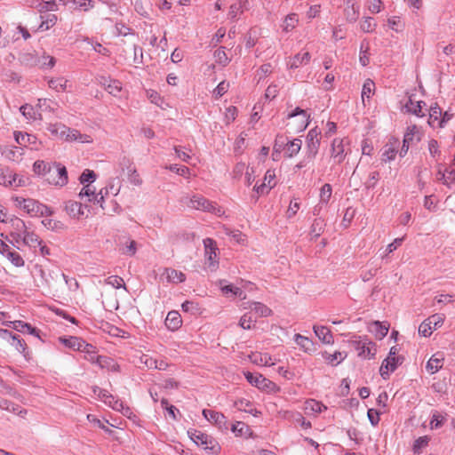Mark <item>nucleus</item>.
I'll return each instance as SVG.
<instances>
[{"mask_svg":"<svg viewBox=\"0 0 455 455\" xmlns=\"http://www.w3.org/2000/svg\"><path fill=\"white\" fill-rule=\"evenodd\" d=\"M20 244H24L31 248H37V246H41V239L35 232L29 231L27 228L26 232L21 235Z\"/></svg>","mask_w":455,"mask_h":455,"instance_id":"23","label":"nucleus"},{"mask_svg":"<svg viewBox=\"0 0 455 455\" xmlns=\"http://www.w3.org/2000/svg\"><path fill=\"white\" fill-rule=\"evenodd\" d=\"M117 165L121 173L124 175H128L130 172L134 173V170L136 169L132 158L128 156L120 157Z\"/></svg>","mask_w":455,"mask_h":455,"instance_id":"26","label":"nucleus"},{"mask_svg":"<svg viewBox=\"0 0 455 455\" xmlns=\"http://www.w3.org/2000/svg\"><path fill=\"white\" fill-rule=\"evenodd\" d=\"M201 211L210 212L216 216H222L225 213V211L219 206L215 202H212L208 199L201 198Z\"/></svg>","mask_w":455,"mask_h":455,"instance_id":"24","label":"nucleus"},{"mask_svg":"<svg viewBox=\"0 0 455 455\" xmlns=\"http://www.w3.org/2000/svg\"><path fill=\"white\" fill-rule=\"evenodd\" d=\"M21 114L28 119V120H42L43 116L42 113L36 108V107H32L31 105L25 104L20 107V108Z\"/></svg>","mask_w":455,"mask_h":455,"instance_id":"34","label":"nucleus"},{"mask_svg":"<svg viewBox=\"0 0 455 455\" xmlns=\"http://www.w3.org/2000/svg\"><path fill=\"white\" fill-rule=\"evenodd\" d=\"M47 130L54 139L61 140H76L78 137V132L76 130H71L60 123L49 124Z\"/></svg>","mask_w":455,"mask_h":455,"instance_id":"6","label":"nucleus"},{"mask_svg":"<svg viewBox=\"0 0 455 455\" xmlns=\"http://www.w3.org/2000/svg\"><path fill=\"white\" fill-rule=\"evenodd\" d=\"M182 323L181 316L177 311H171L165 318V325L171 331L178 330Z\"/></svg>","mask_w":455,"mask_h":455,"instance_id":"31","label":"nucleus"},{"mask_svg":"<svg viewBox=\"0 0 455 455\" xmlns=\"http://www.w3.org/2000/svg\"><path fill=\"white\" fill-rule=\"evenodd\" d=\"M352 344L358 351V355L363 358H371L376 354V345L368 339L363 340H352Z\"/></svg>","mask_w":455,"mask_h":455,"instance_id":"12","label":"nucleus"},{"mask_svg":"<svg viewBox=\"0 0 455 455\" xmlns=\"http://www.w3.org/2000/svg\"><path fill=\"white\" fill-rule=\"evenodd\" d=\"M25 180L13 173L9 169H0V185L4 187L19 188L24 186Z\"/></svg>","mask_w":455,"mask_h":455,"instance_id":"11","label":"nucleus"},{"mask_svg":"<svg viewBox=\"0 0 455 455\" xmlns=\"http://www.w3.org/2000/svg\"><path fill=\"white\" fill-rule=\"evenodd\" d=\"M295 116H299V127L300 129H305L308 124L309 115H307V111L301 109L300 108H296L291 113L288 114V118H292Z\"/></svg>","mask_w":455,"mask_h":455,"instance_id":"37","label":"nucleus"},{"mask_svg":"<svg viewBox=\"0 0 455 455\" xmlns=\"http://www.w3.org/2000/svg\"><path fill=\"white\" fill-rule=\"evenodd\" d=\"M14 139L20 146V148L31 146L32 149L38 150V146L41 144L40 142H37V140L34 135L22 133L21 132H15Z\"/></svg>","mask_w":455,"mask_h":455,"instance_id":"15","label":"nucleus"},{"mask_svg":"<svg viewBox=\"0 0 455 455\" xmlns=\"http://www.w3.org/2000/svg\"><path fill=\"white\" fill-rule=\"evenodd\" d=\"M60 342L64 344L66 347L78 350L81 348L82 339L77 337L70 336L68 338L60 337L59 338Z\"/></svg>","mask_w":455,"mask_h":455,"instance_id":"47","label":"nucleus"},{"mask_svg":"<svg viewBox=\"0 0 455 455\" xmlns=\"http://www.w3.org/2000/svg\"><path fill=\"white\" fill-rule=\"evenodd\" d=\"M294 340L305 352L315 351V346L311 339L300 334H295Z\"/></svg>","mask_w":455,"mask_h":455,"instance_id":"39","label":"nucleus"},{"mask_svg":"<svg viewBox=\"0 0 455 455\" xmlns=\"http://www.w3.org/2000/svg\"><path fill=\"white\" fill-rule=\"evenodd\" d=\"M344 140L342 139L336 138L331 143V156L334 159L337 164H340L346 157Z\"/></svg>","mask_w":455,"mask_h":455,"instance_id":"16","label":"nucleus"},{"mask_svg":"<svg viewBox=\"0 0 455 455\" xmlns=\"http://www.w3.org/2000/svg\"><path fill=\"white\" fill-rule=\"evenodd\" d=\"M140 363L144 365V367L148 369H158L160 371H164L167 369L168 363L164 360H157L149 356L148 355H142L140 357Z\"/></svg>","mask_w":455,"mask_h":455,"instance_id":"17","label":"nucleus"},{"mask_svg":"<svg viewBox=\"0 0 455 455\" xmlns=\"http://www.w3.org/2000/svg\"><path fill=\"white\" fill-rule=\"evenodd\" d=\"M12 328L20 332H28L31 335L36 336L39 338V330L32 327L29 323H24L22 321H13L12 322Z\"/></svg>","mask_w":455,"mask_h":455,"instance_id":"36","label":"nucleus"},{"mask_svg":"<svg viewBox=\"0 0 455 455\" xmlns=\"http://www.w3.org/2000/svg\"><path fill=\"white\" fill-rule=\"evenodd\" d=\"M374 330L372 331L375 334V337L379 339H382L384 337L387 336L388 332V325H384L380 322L376 321L373 323Z\"/></svg>","mask_w":455,"mask_h":455,"instance_id":"52","label":"nucleus"},{"mask_svg":"<svg viewBox=\"0 0 455 455\" xmlns=\"http://www.w3.org/2000/svg\"><path fill=\"white\" fill-rule=\"evenodd\" d=\"M323 357L329 363L334 364L336 361H337L336 363H339L341 361H343L346 357V354H344L342 352H339V351H337L333 354L325 353V354H323Z\"/></svg>","mask_w":455,"mask_h":455,"instance_id":"54","label":"nucleus"},{"mask_svg":"<svg viewBox=\"0 0 455 455\" xmlns=\"http://www.w3.org/2000/svg\"><path fill=\"white\" fill-rule=\"evenodd\" d=\"M48 85L51 89L58 92H66L68 88V81L64 77L51 78L48 81Z\"/></svg>","mask_w":455,"mask_h":455,"instance_id":"35","label":"nucleus"},{"mask_svg":"<svg viewBox=\"0 0 455 455\" xmlns=\"http://www.w3.org/2000/svg\"><path fill=\"white\" fill-rule=\"evenodd\" d=\"M302 146V141L299 139H294L291 141H288L285 148V154L287 157H293L296 156Z\"/></svg>","mask_w":455,"mask_h":455,"instance_id":"41","label":"nucleus"},{"mask_svg":"<svg viewBox=\"0 0 455 455\" xmlns=\"http://www.w3.org/2000/svg\"><path fill=\"white\" fill-rule=\"evenodd\" d=\"M0 337L10 341L11 345L20 353H24L27 349L26 342L18 335H13L7 330L0 329Z\"/></svg>","mask_w":455,"mask_h":455,"instance_id":"14","label":"nucleus"},{"mask_svg":"<svg viewBox=\"0 0 455 455\" xmlns=\"http://www.w3.org/2000/svg\"><path fill=\"white\" fill-rule=\"evenodd\" d=\"M72 7L80 11H89L94 8V2L92 0H70Z\"/></svg>","mask_w":455,"mask_h":455,"instance_id":"49","label":"nucleus"},{"mask_svg":"<svg viewBox=\"0 0 455 455\" xmlns=\"http://www.w3.org/2000/svg\"><path fill=\"white\" fill-rule=\"evenodd\" d=\"M250 308L258 314L260 317H267L272 314V310L260 302H251Z\"/></svg>","mask_w":455,"mask_h":455,"instance_id":"44","label":"nucleus"},{"mask_svg":"<svg viewBox=\"0 0 455 455\" xmlns=\"http://www.w3.org/2000/svg\"><path fill=\"white\" fill-rule=\"evenodd\" d=\"M96 179V174L93 171L85 170L80 176V182L84 184H92Z\"/></svg>","mask_w":455,"mask_h":455,"instance_id":"59","label":"nucleus"},{"mask_svg":"<svg viewBox=\"0 0 455 455\" xmlns=\"http://www.w3.org/2000/svg\"><path fill=\"white\" fill-rule=\"evenodd\" d=\"M332 193L331 186L328 183L324 184L320 189V201L323 204H328Z\"/></svg>","mask_w":455,"mask_h":455,"instance_id":"53","label":"nucleus"},{"mask_svg":"<svg viewBox=\"0 0 455 455\" xmlns=\"http://www.w3.org/2000/svg\"><path fill=\"white\" fill-rule=\"evenodd\" d=\"M400 145L399 140L392 138L384 147L382 153L383 160L391 161L394 160L397 152V148Z\"/></svg>","mask_w":455,"mask_h":455,"instance_id":"21","label":"nucleus"},{"mask_svg":"<svg viewBox=\"0 0 455 455\" xmlns=\"http://www.w3.org/2000/svg\"><path fill=\"white\" fill-rule=\"evenodd\" d=\"M44 179L52 186L63 187L68 181L67 169L60 164L53 163Z\"/></svg>","mask_w":455,"mask_h":455,"instance_id":"4","label":"nucleus"},{"mask_svg":"<svg viewBox=\"0 0 455 455\" xmlns=\"http://www.w3.org/2000/svg\"><path fill=\"white\" fill-rule=\"evenodd\" d=\"M223 281H220V291L227 297H239L241 299H246V293L240 288L234 286L233 284L222 285Z\"/></svg>","mask_w":455,"mask_h":455,"instance_id":"29","label":"nucleus"},{"mask_svg":"<svg viewBox=\"0 0 455 455\" xmlns=\"http://www.w3.org/2000/svg\"><path fill=\"white\" fill-rule=\"evenodd\" d=\"M52 105L57 106L56 103H54L49 100L39 99L36 105V108H37V110L39 112H41L42 114H43V112H46V111L54 112V107Z\"/></svg>","mask_w":455,"mask_h":455,"instance_id":"51","label":"nucleus"},{"mask_svg":"<svg viewBox=\"0 0 455 455\" xmlns=\"http://www.w3.org/2000/svg\"><path fill=\"white\" fill-rule=\"evenodd\" d=\"M16 208L24 211L31 216L49 215L52 213L51 210L32 198H24L20 196L12 197Z\"/></svg>","mask_w":455,"mask_h":455,"instance_id":"1","label":"nucleus"},{"mask_svg":"<svg viewBox=\"0 0 455 455\" xmlns=\"http://www.w3.org/2000/svg\"><path fill=\"white\" fill-rule=\"evenodd\" d=\"M423 106H426V103L422 100L414 101L412 97L410 96L408 101L404 105V108L406 112L416 115L417 116H423L424 113L422 112Z\"/></svg>","mask_w":455,"mask_h":455,"instance_id":"25","label":"nucleus"},{"mask_svg":"<svg viewBox=\"0 0 455 455\" xmlns=\"http://www.w3.org/2000/svg\"><path fill=\"white\" fill-rule=\"evenodd\" d=\"M427 150L431 158L437 162L441 156V150L437 140L431 139L427 141Z\"/></svg>","mask_w":455,"mask_h":455,"instance_id":"46","label":"nucleus"},{"mask_svg":"<svg viewBox=\"0 0 455 455\" xmlns=\"http://www.w3.org/2000/svg\"><path fill=\"white\" fill-rule=\"evenodd\" d=\"M250 360L257 365L267 366L274 365L271 356L267 353L253 352L250 355Z\"/></svg>","mask_w":455,"mask_h":455,"instance_id":"28","label":"nucleus"},{"mask_svg":"<svg viewBox=\"0 0 455 455\" xmlns=\"http://www.w3.org/2000/svg\"><path fill=\"white\" fill-rule=\"evenodd\" d=\"M0 408L16 414H20L22 412L18 405H15L12 402L4 399L0 400Z\"/></svg>","mask_w":455,"mask_h":455,"instance_id":"55","label":"nucleus"},{"mask_svg":"<svg viewBox=\"0 0 455 455\" xmlns=\"http://www.w3.org/2000/svg\"><path fill=\"white\" fill-rule=\"evenodd\" d=\"M97 365L101 369L113 372H117L120 370L119 364L108 356L97 357Z\"/></svg>","mask_w":455,"mask_h":455,"instance_id":"27","label":"nucleus"},{"mask_svg":"<svg viewBox=\"0 0 455 455\" xmlns=\"http://www.w3.org/2000/svg\"><path fill=\"white\" fill-rule=\"evenodd\" d=\"M93 393L101 400L104 403L111 407L112 409L121 411L124 409L123 403L116 399L108 390L95 387Z\"/></svg>","mask_w":455,"mask_h":455,"instance_id":"13","label":"nucleus"},{"mask_svg":"<svg viewBox=\"0 0 455 455\" xmlns=\"http://www.w3.org/2000/svg\"><path fill=\"white\" fill-rule=\"evenodd\" d=\"M403 237L401 238H395L391 243H389L387 248L385 249L384 254L382 255V258L387 257L388 254L392 253L394 251H395L399 246H401Z\"/></svg>","mask_w":455,"mask_h":455,"instance_id":"60","label":"nucleus"},{"mask_svg":"<svg viewBox=\"0 0 455 455\" xmlns=\"http://www.w3.org/2000/svg\"><path fill=\"white\" fill-rule=\"evenodd\" d=\"M321 132L315 128L311 129L307 135V162L312 161L317 155L320 146Z\"/></svg>","mask_w":455,"mask_h":455,"instance_id":"9","label":"nucleus"},{"mask_svg":"<svg viewBox=\"0 0 455 455\" xmlns=\"http://www.w3.org/2000/svg\"><path fill=\"white\" fill-rule=\"evenodd\" d=\"M91 204H88L81 200L80 202L68 201L66 203L65 206L67 213L76 220L88 218L89 214L91 213Z\"/></svg>","mask_w":455,"mask_h":455,"instance_id":"7","label":"nucleus"},{"mask_svg":"<svg viewBox=\"0 0 455 455\" xmlns=\"http://www.w3.org/2000/svg\"><path fill=\"white\" fill-rule=\"evenodd\" d=\"M445 420V417L440 414L438 411L434 412L432 419L430 421L431 428H438L443 426Z\"/></svg>","mask_w":455,"mask_h":455,"instance_id":"61","label":"nucleus"},{"mask_svg":"<svg viewBox=\"0 0 455 455\" xmlns=\"http://www.w3.org/2000/svg\"><path fill=\"white\" fill-rule=\"evenodd\" d=\"M443 356L440 353L433 355L427 361L426 368L430 374L437 372L443 365Z\"/></svg>","mask_w":455,"mask_h":455,"instance_id":"22","label":"nucleus"},{"mask_svg":"<svg viewBox=\"0 0 455 455\" xmlns=\"http://www.w3.org/2000/svg\"><path fill=\"white\" fill-rule=\"evenodd\" d=\"M244 376L248 382L259 389H266L269 387L270 385H272V382L264 378L261 374H253L250 371H246L244 372Z\"/></svg>","mask_w":455,"mask_h":455,"instance_id":"19","label":"nucleus"},{"mask_svg":"<svg viewBox=\"0 0 455 455\" xmlns=\"http://www.w3.org/2000/svg\"><path fill=\"white\" fill-rule=\"evenodd\" d=\"M161 404L162 407L167 411L168 417L175 420L177 419L176 412H179L177 408L173 405H170L168 401L164 398L161 400Z\"/></svg>","mask_w":455,"mask_h":455,"instance_id":"58","label":"nucleus"},{"mask_svg":"<svg viewBox=\"0 0 455 455\" xmlns=\"http://www.w3.org/2000/svg\"><path fill=\"white\" fill-rule=\"evenodd\" d=\"M204 269L210 272H215L220 266V250L217 243L212 238L204 239Z\"/></svg>","mask_w":455,"mask_h":455,"instance_id":"2","label":"nucleus"},{"mask_svg":"<svg viewBox=\"0 0 455 455\" xmlns=\"http://www.w3.org/2000/svg\"><path fill=\"white\" fill-rule=\"evenodd\" d=\"M442 116V109L435 104L429 109L428 124L433 127H439V121Z\"/></svg>","mask_w":455,"mask_h":455,"instance_id":"42","label":"nucleus"},{"mask_svg":"<svg viewBox=\"0 0 455 455\" xmlns=\"http://www.w3.org/2000/svg\"><path fill=\"white\" fill-rule=\"evenodd\" d=\"M105 90L111 95L118 97L122 92V84L118 80L109 79L104 83Z\"/></svg>","mask_w":455,"mask_h":455,"instance_id":"38","label":"nucleus"},{"mask_svg":"<svg viewBox=\"0 0 455 455\" xmlns=\"http://www.w3.org/2000/svg\"><path fill=\"white\" fill-rule=\"evenodd\" d=\"M433 328L431 327V324L426 319L421 323V324L419 327V333L424 337H429L432 334Z\"/></svg>","mask_w":455,"mask_h":455,"instance_id":"64","label":"nucleus"},{"mask_svg":"<svg viewBox=\"0 0 455 455\" xmlns=\"http://www.w3.org/2000/svg\"><path fill=\"white\" fill-rule=\"evenodd\" d=\"M4 224L10 237L17 245H20L21 235L28 228L25 222L16 216H11Z\"/></svg>","mask_w":455,"mask_h":455,"instance_id":"5","label":"nucleus"},{"mask_svg":"<svg viewBox=\"0 0 455 455\" xmlns=\"http://www.w3.org/2000/svg\"><path fill=\"white\" fill-rule=\"evenodd\" d=\"M2 156L12 162H20L22 159L24 154L23 148L14 146H6L2 148Z\"/></svg>","mask_w":455,"mask_h":455,"instance_id":"18","label":"nucleus"},{"mask_svg":"<svg viewBox=\"0 0 455 455\" xmlns=\"http://www.w3.org/2000/svg\"><path fill=\"white\" fill-rule=\"evenodd\" d=\"M42 21L39 28H51L56 25L57 16L54 13H45L41 16Z\"/></svg>","mask_w":455,"mask_h":455,"instance_id":"48","label":"nucleus"},{"mask_svg":"<svg viewBox=\"0 0 455 455\" xmlns=\"http://www.w3.org/2000/svg\"><path fill=\"white\" fill-rule=\"evenodd\" d=\"M15 267H22L24 265V259L15 250L8 252L5 256Z\"/></svg>","mask_w":455,"mask_h":455,"instance_id":"57","label":"nucleus"},{"mask_svg":"<svg viewBox=\"0 0 455 455\" xmlns=\"http://www.w3.org/2000/svg\"><path fill=\"white\" fill-rule=\"evenodd\" d=\"M397 354V347H392L387 357L382 362L379 373L384 379H387L389 378V372H393L398 365L403 363L404 360L403 356L398 355Z\"/></svg>","mask_w":455,"mask_h":455,"instance_id":"3","label":"nucleus"},{"mask_svg":"<svg viewBox=\"0 0 455 455\" xmlns=\"http://www.w3.org/2000/svg\"><path fill=\"white\" fill-rule=\"evenodd\" d=\"M162 276H165L167 282L180 283L185 281V275L181 271L173 268H165Z\"/></svg>","mask_w":455,"mask_h":455,"instance_id":"33","label":"nucleus"},{"mask_svg":"<svg viewBox=\"0 0 455 455\" xmlns=\"http://www.w3.org/2000/svg\"><path fill=\"white\" fill-rule=\"evenodd\" d=\"M78 196L81 201L88 204H99L102 207L103 196L101 192L96 193V188L92 184H85Z\"/></svg>","mask_w":455,"mask_h":455,"instance_id":"10","label":"nucleus"},{"mask_svg":"<svg viewBox=\"0 0 455 455\" xmlns=\"http://www.w3.org/2000/svg\"><path fill=\"white\" fill-rule=\"evenodd\" d=\"M375 92V84L374 82L368 78L364 81L363 89H362V101L365 105V100H370V98Z\"/></svg>","mask_w":455,"mask_h":455,"instance_id":"40","label":"nucleus"},{"mask_svg":"<svg viewBox=\"0 0 455 455\" xmlns=\"http://www.w3.org/2000/svg\"><path fill=\"white\" fill-rule=\"evenodd\" d=\"M313 329L315 335L323 343H333V336L331 334V330L328 327L315 325Z\"/></svg>","mask_w":455,"mask_h":455,"instance_id":"30","label":"nucleus"},{"mask_svg":"<svg viewBox=\"0 0 455 455\" xmlns=\"http://www.w3.org/2000/svg\"><path fill=\"white\" fill-rule=\"evenodd\" d=\"M228 87H229V83L226 82V81H222L220 82L218 86L213 90V94L215 96L216 99L221 97L222 95H224L228 90Z\"/></svg>","mask_w":455,"mask_h":455,"instance_id":"62","label":"nucleus"},{"mask_svg":"<svg viewBox=\"0 0 455 455\" xmlns=\"http://www.w3.org/2000/svg\"><path fill=\"white\" fill-rule=\"evenodd\" d=\"M309 60V52H304L302 55L298 53L291 60V61L289 62V66L291 68H298L301 65L307 64Z\"/></svg>","mask_w":455,"mask_h":455,"instance_id":"43","label":"nucleus"},{"mask_svg":"<svg viewBox=\"0 0 455 455\" xmlns=\"http://www.w3.org/2000/svg\"><path fill=\"white\" fill-rule=\"evenodd\" d=\"M305 410L307 412L319 413L326 410V406L315 400H308L305 403Z\"/></svg>","mask_w":455,"mask_h":455,"instance_id":"50","label":"nucleus"},{"mask_svg":"<svg viewBox=\"0 0 455 455\" xmlns=\"http://www.w3.org/2000/svg\"><path fill=\"white\" fill-rule=\"evenodd\" d=\"M202 413H203L204 417L209 422L213 423V424L219 426L220 427L225 422V416L220 412H218V411H215L212 410L204 409V410H203Z\"/></svg>","mask_w":455,"mask_h":455,"instance_id":"32","label":"nucleus"},{"mask_svg":"<svg viewBox=\"0 0 455 455\" xmlns=\"http://www.w3.org/2000/svg\"><path fill=\"white\" fill-rule=\"evenodd\" d=\"M299 23V18L296 13H291L286 16L284 20V28H295L298 26Z\"/></svg>","mask_w":455,"mask_h":455,"instance_id":"63","label":"nucleus"},{"mask_svg":"<svg viewBox=\"0 0 455 455\" xmlns=\"http://www.w3.org/2000/svg\"><path fill=\"white\" fill-rule=\"evenodd\" d=\"M201 445L212 455L219 454L220 451V446L218 442L212 436L204 433H201Z\"/></svg>","mask_w":455,"mask_h":455,"instance_id":"20","label":"nucleus"},{"mask_svg":"<svg viewBox=\"0 0 455 455\" xmlns=\"http://www.w3.org/2000/svg\"><path fill=\"white\" fill-rule=\"evenodd\" d=\"M420 139V129L415 124L409 126L404 133L403 145L400 149L399 156L401 157H403L407 154L410 147L415 144L416 142L419 141Z\"/></svg>","mask_w":455,"mask_h":455,"instance_id":"8","label":"nucleus"},{"mask_svg":"<svg viewBox=\"0 0 455 455\" xmlns=\"http://www.w3.org/2000/svg\"><path fill=\"white\" fill-rule=\"evenodd\" d=\"M444 315H442V314H434L432 315L431 316H429L427 318V321L429 322V323L431 324V327L434 329V330H436L437 328H440L443 322H444Z\"/></svg>","mask_w":455,"mask_h":455,"instance_id":"56","label":"nucleus"},{"mask_svg":"<svg viewBox=\"0 0 455 455\" xmlns=\"http://www.w3.org/2000/svg\"><path fill=\"white\" fill-rule=\"evenodd\" d=\"M52 164H47L43 160H37L33 164V172L35 174L45 178Z\"/></svg>","mask_w":455,"mask_h":455,"instance_id":"45","label":"nucleus"}]
</instances>
